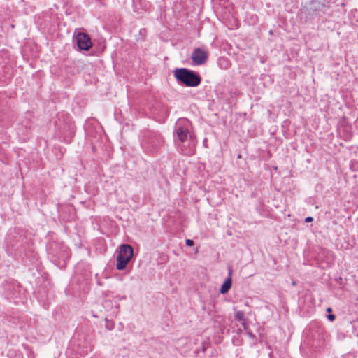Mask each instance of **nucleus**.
Masks as SVG:
<instances>
[{
  "mask_svg": "<svg viewBox=\"0 0 358 358\" xmlns=\"http://www.w3.org/2000/svg\"><path fill=\"white\" fill-rule=\"evenodd\" d=\"M327 312H331V308H328L327 309Z\"/></svg>",
  "mask_w": 358,
  "mask_h": 358,
  "instance_id": "obj_16",
  "label": "nucleus"
},
{
  "mask_svg": "<svg viewBox=\"0 0 358 358\" xmlns=\"http://www.w3.org/2000/svg\"><path fill=\"white\" fill-rule=\"evenodd\" d=\"M190 122L187 120H180L176 125L174 135L176 136L177 142L184 141L188 138H194V135L190 132Z\"/></svg>",
  "mask_w": 358,
  "mask_h": 358,
  "instance_id": "obj_3",
  "label": "nucleus"
},
{
  "mask_svg": "<svg viewBox=\"0 0 358 358\" xmlns=\"http://www.w3.org/2000/svg\"><path fill=\"white\" fill-rule=\"evenodd\" d=\"M231 274V270L229 269V277L225 280V281L224 282V283L222 284V285L220 288V292L221 294H226L230 289V288L231 287V284H232Z\"/></svg>",
  "mask_w": 358,
  "mask_h": 358,
  "instance_id": "obj_10",
  "label": "nucleus"
},
{
  "mask_svg": "<svg viewBox=\"0 0 358 358\" xmlns=\"http://www.w3.org/2000/svg\"><path fill=\"white\" fill-rule=\"evenodd\" d=\"M327 318H328L329 320L332 322V321H334L335 320V315H333V314H329V315H327Z\"/></svg>",
  "mask_w": 358,
  "mask_h": 358,
  "instance_id": "obj_13",
  "label": "nucleus"
},
{
  "mask_svg": "<svg viewBox=\"0 0 358 358\" xmlns=\"http://www.w3.org/2000/svg\"><path fill=\"white\" fill-rule=\"evenodd\" d=\"M208 57V52L200 48H195L191 56L193 63L196 65L205 64Z\"/></svg>",
  "mask_w": 358,
  "mask_h": 358,
  "instance_id": "obj_8",
  "label": "nucleus"
},
{
  "mask_svg": "<svg viewBox=\"0 0 358 358\" xmlns=\"http://www.w3.org/2000/svg\"><path fill=\"white\" fill-rule=\"evenodd\" d=\"M134 255L133 248L129 244H123L120 246V252L117 256L116 268L117 270H124L129 262Z\"/></svg>",
  "mask_w": 358,
  "mask_h": 358,
  "instance_id": "obj_4",
  "label": "nucleus"
},
{
  "mask_svg": "<svg viewBox=\"0 0 358 358\" xmlns=\"http://www.w3.org/2000/svg\"><path fill=\"white\" fill-rule=\"evenodd\" d=\"M176 143L178 145V150L181 154L187 156H191L194 154L196 144L194 137L179 143L176 141Z\"/></svg>",
  "mask_w": 358,
  "mask_h": 358,
  "instance_id": "obj_5",
  "label": "nucleus"
},
{
  "mask_svg": "<svg viewBox=\"0 0 358 358\" xmlns=\"http://www.w3.org/2000/svg\"><path fill=\"white\" fill-rule=\"evenodd\" d=\"M292 284V285H294H294H296V282H295V281H293Z\"/></svg>",
  "mask_w": 358,
  "mask_h": 358,
  "instance_id": "obj_18",
  "label": "nucleus"
},
{
  "mask_svg": "<svg viewBox=\"0 0 358 358\" xmlns=\"http://www.w3.org/2000/svg\"><path fill=\"white\" fill-rule=\"evenodd\" d=\"M235 317L241 323L243 329L246 330L248 329V320L245 316V313L241 310H238L236 312Z\"/></svg>",
  "mask_w": 358,
  "mask_h": 358,
  "instance_id": "obj_11",
  "label": "nucleus"
},
{
  "mask_svg": "<svg viewBox=\"0 0 358 358\" xmlns=\"http://www.w3.org/2000/svg\"><path fill=\"white\" fill-rule=\"evenodd\" d=\"M247 334H248V336L250 338H255V335L253 333H252L251 331H248V332H247Z\"/></svg>",
  "mask_w": 358,
  "mask_h": 358,
  "instance_id": "obj_15",
  "label": "nucleus"
},
{
  "mask_svg": "<svg viewBox=\"0 0 358 358\" xmlns=\"http://www.w3.org/2000/svg\"><path fill=\"white\" fill-rule=\"evenodd\" d=\"M173 75L179 84L186 87H197L201 82V77L198 73L186 68L176 69Z\"/></svg>",
  "mask_w": 358,
  "mask_h": 358,
  "instance_id": "obj_1",
  "label": "nucleus"
},
{
  "mask_svg": "<svg viewBox=\"0 0 358 358\" xmlns=\"http://www.w3.org/2000/svg\"><path fill=\"white\" fill-rule=\"evenodd\" d=\"M162 136L157 132L148 131L143 136V145L148 152H157V148L162 144Z\"/></svg>",
  "mask_w": 358,
  "mask_h": 358,
  "instance_id": "obj_2",
  "label": "nucleus"
},
{
  "mask_svg": "<svg viewBox=\"0 0 358 358\" xmlns=\"http://www.w3.org/2000/svg\"><path fill=\"white\" fill-rule=\"evenodd\" d=\"M67 120H65L64 124L62 126L59 124L56 123L55 126L57 127L59 133L62 135H66L67 134L68 140H65L67 143L70 142V139L73 137L74 134V127L71 122V120L67 117Z\"/></svg>",
  "mask_w": 358,
  "mask_h": 358,
  "instance_id": "obj_7",
  "label": "nucleus"
},
{
  "mask_svg": "<svg viewBox=\"0 0 358 358\" xmlns=\"http://www.w3.org/2000/svg\"><path fill=\"white\" fill-rule=\"evenodd\" d=\"M313 220V218L312 217H307L305 219V222L308 223V222H312Z\"/></svg>",
  "mask_w": 358,
  "mask_h": 358,
  "instance_id": "obj_14",
  "label": "nucleus"
},
{
  "mask_svg": "<svg viewBox=\"0 0 358 358\" xmlns=\"http://www.w3.org/2000/svg\"><path fill=\"white\" fill-rule=\"evenodd\" d=\"M185 243H186V245H187V246H189V247L193 246V245H194V241H193L192 240H191V239H187V240L185 241Z\"/></svg>",
  "mask_w": 358,
  "mask_h": 358,
  "instance_id": "obj_12",
  "label": "nucleus"
},
{
  "mask_svg": "<svg viewBox=\"0 0 358 358\" xmlns=\"http://www.w3.org/2000/svg\"><path fill=\"white\" fill-rule=\"evenodd\" d=\"M310 10L312 11H322L326 13L328 9V6L322 2V0H311L310 1Z\"/></svg>",
  "mask_w": 358,
  "mask_h": 358,
  "instance_id": "obj_9",
  "label": "nucleus"
},
{
  "mask_svg": "<svg viewBox=\"0 0 358 358\" xmlns=\"http://www.w3.org/2000/svg\"><path fill=\"white\" fill-rule=\"evenodd\" d=\"M64 116V114H60L59 117V119L60 118V117H63Z\"/></svg>",
  "mask_w": 358,
  "mask_h": 358,
  "instance_id": "obj_17",
  "label": "nucleus"
},
{
  "mask_svg": "<svg viewBox=\"0 0 358 358\" xmlns=\"http://www.w3.org/2000/svg\"><path fill=\"white\" fill-rule=\"evenodd\" d=\"M54 358H57V357H54Z\"/></svg>",
  "mask_w": 358,
  "mask_h": 358,
  "instance_id": "obj_19",
  "label": "nucleus"
},
{
  "mask_svg": "<svg viewBox=\"0 0 358 358\" xmlns=\"http://www.w3.org/2000/svg\"><path fill=\"white\" fill-rule=\"evenodd\" d=\"M76 43L79 49L89 50L92 46L90 36L85 33L80 32L76 36Z\"/></svg>",
  "mask_w": 358,
  "mask_h": 358,
  "instance_id": "obj_6",
  "label": "nucleus"
}]
</instances>
